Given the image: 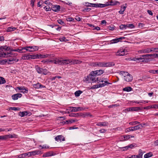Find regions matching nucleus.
I'll return each instance as SVG.
<instances>
[{
	"instance_id": "obj_50",
	"label": "nucleus",
	"mask_w": 158,
	"mask_h": 158,
	"mask_svg": "<svg viewBox=\"0 0 158 158\" xmlns=\"http://www.w3.org/2000/svg\"><path fill=\"white\" fill-rule=\"evenodd\" d=\"M66 122L68 123H71L73 122H75L76 121L75 120L73 119H71L68 120L66 121Z\"/></svg>"
},
{
	"instance_id": "obj_59",
	"label": "nucleus",
	"mask_w": 158,
	"mask_h": 158,
	"mask_svg": "<svg viewBox=\"0 0 158 158\" xmlns=\"http://www.w3.org/2000/svg\"><path fill=\"white\" fill-rule=\"evenodd\" d=\"M35 0H31V5L33 7L34 6V3L35 2Z\"/></svg>"
},
{
	"instance_id": "obj_17",
	"label": "nucleus",
	"mask_w": 158,
	"mask_h": 158,
	"mask_svg": "<svg viewBox=\"0 0 158 158\" xmlns=\"http://www.w3.org/2000/svg\"><path fill=\"white\" fill-rule=\"evenodd\" d=\"M125 37H121L119 38L114 39L110 40V43L111 44H114L117 43L120 41L121 40L125 39Z\"/></svg>"
},
{
	"instance_id": "obj_1",
	"label": "nucleus",
	"mask_w": 158,
	"mask_h": 158,
	"mask_svg": "<svg viewBox=\"0 0 158 158\" xmlns=\"http://www.w3.org/2000/svg\"><path fill=\"white\" fill-rule=\"evenodd\" d=\"M96 75H94L93 74L91 75V73L86 77H85L84 81L87 83L90 82H95L98 81V82H103V81L101 79H99L98 77H96Z\"/></svg>"
},
{
	"instance_id": "obj_21",
	"label": "nucleus",
	"mask_w": 158,
	"mask_h": 158,
	"mask_svg": "<svg viewBox=\"0 0 158 158\" xmlns=\"http://www.w3.org/2000/svg\"><path fill=\"white\" fill-rule=\"evenodd\" d=\"M25 50V47H21L12 50V51L14 52H18L19 53L25 52H26L23 51V50Z\"/></svg>"
},
{
	"instance_id": "obj_12",
	"label": "nucleus",
	"mask_w": 158,
	"mask_h": 158,
	"mask_svg": "<svg viewBox=\"0 0 158 158\" xmlns=\"http://www.w3.org/2000/svg\"><path fill=\"white\" fill-rule=\"evenodd\" d=\"M16 89L21 90L20 92L23 93H27L28 92V89L27 88L24 86L16 87Z\"/></svg>"
},
{
	"instance_id": "obj_56",
	"label": "nucleus",
	"mask_w": 158,
	"mask_h": 158,
	"mask_svg": "<svg viewBox=\"0 0 158 158\" xmlns=\"http://www.w3.org/2000/svg\"><path fill=\"white\" fill-rule=\"evenodd\" d=\"M17 156L18 158H25L23 153Z\"/></svg>"
},
{
	"instance_id": "obj_52",
	"label": "nucleus",
	"mask_w": 158,
	"mask_h": 158,
	"mask_svg": "<svg viewBox=\"0 0 158 158\" xmlns=\"http://www.w3.org/2000/svg\"><path fill=\"white\" fill-rule=\"evenodd\" d=\"M47 70L46 69H43L42 71V73L44 75H46L47 74Z\"/></svg>"
},
{
	"instance_id": "obj_41",
	"label": "nucleus",
	"mask_w": 158,
	"mask_h": 158,
	"mask_svg": "<svg viewBox=\"0 0 158 158\" xmlns=\"http://www.w3.org/2000/svg\"><path fill=\"white\" fill-rule=\"evenodd\" d=\"M29 55H25L23 56L22 59L23 60H29L30 59Z\"/></svg>"
},
{
	"instance_id": "obj_51",
	"label": "nucleus",
	"mask_w": 158,
	"mask_h": 158,
	"mask_svg": "<svg viewBox=\"0 0 158 158\" xmlns=\"http://www.w3.org/2000/svg\"><path fill=\"white\" fill-rule=\"evenodd\" d=\"M134 146V145L133 144H131L128 146H126V147L128 149L129 148H132Z\"/></svg>"
},
{
	"instance_id": "obj_3",
	"label": "nucleus",
	"mask_w": 158,
	"mask_h": 158,
	"mask_svg": "<svg viewBox=\"0 0 158 158\" xmlns=\"http://www.w3.org/2000/svg\"><path fill=\"white\" fill-rule=\"evenodd\" d=\"M114 65L112 62H97L95 63L94 66L100 67H110Z\"/></svg>"
},
{
	"instance_id": "obj_47",
	"label": "nucleus",
	"mask_w": 158,
	"mask_h": 158,
	"mask_svg": "<svg viewBox=\"0 0 158 158\" xmlns=\"http://www.w3.org/2000/svg\"><path fill=\"white\" fill-rule=\"evenodd\" d=\"M119 27H120V28L121 29H127L126 25H123V24L121 25Z\"/></svg>"
},
{
	"instance_id": "obj_55",
	"label": "nucleus",
	"mask_w": 158,
	"mask_h": 158,
	"mask_svg": "<svg viewBox=\"0 0 158 158\" xmlns=\"http://www.w3.org/2000/svg\"><path fill=\"white\" fill-rule=\"evenodd\" d=\"M65 3L67 5H68L69 6H71L72 3L71 2H69L68 0H66L65 2Z\"/></svg>"
},
{
	"instance_id": "obj_43",
	"label": "nucleus",
	"mask_w": 158,
	"mask_h": 158,
	"mask_svg": "<svg viewBox=\"0 0 158 158\" xmlns=\"http://www.w3.org/2000/svg\"><path fill=\"white\" fill-rule=\"evenodd\" d=\"M139 123L138 121H135L134 122H130L129 123V124L131 125H137V124H138Z\"/></svg>"
},
{
	"instance_id": "obj_35",
	"label": "nucleus",
	"mask_w": 158,
	"mask_h": 158,
	"mask_svg": "<svg viewBox=\"0 0 158 158\" xmlns=\"http://www.w3.org/2000/svg\"><path fill=\"white\" fill-rule=\"evenodd\" d=\"M152 152H150L147 153L144 155V158H148L152 156Z\"/></svg>"
},
{
	"instance_id": "obj_45",
	"label": "nucleus",
	"mask_w": 158,
	"mask_h": 158,
	"mask_svg": "<svg viewBox=\"0 0 158 158\" xmlns=\"http://www.w3.org/2000/svg\"><path fill=\"white\" fill-rule=\"evenodd\" d=\"M135 26L133 24H129L126 25V27L127 28H134Z\"/></svg>"
},
{
	"instance_id": "obj_14",
	"label": "nucleus",
	"mask_w": 158,
	"mask_h": 158,
	"mask_svg": "<svg viewBox=\"0 0 158 158\" xmlns=\"http://www.w3.org/2000/svg\"><path fill=\"white\" fill-rule=\"evenodd\" d=\"M60 6L58 5H52L51 7V10H52L54 11L57 12L60 10Z\"/></svg>"
},
{
	"instance_id": "obj_5",
	"label": "nucleus",
	"mask_w": 158,
	"mask_h": 158,
	"mask_svg": "<svg viewBox=\"0 0 158 158\" xmlns=\"http://www.w3.org/2000/svg\"><path fill=\"white\" fill-rule=\"evenodd\" d=\"M142 127V124H140L134 127H130L127 128L126 130L127 132H129L130 131H133L135 130H139Z\"/></svg>"
},
{
	"instance_id": "obj_22",
	"label": "nucleus",
	"mask_w": 158,
	"mask_h": 158,
	"mask_svg": "<svg viewBox=\"0 0 158 158\" xmlns=\"http://www.w3.org/2000/svg\"><path fill=\"white\" fill-rule=\"evenodd\" d=\"M33 86L35 89H39L40 88H44L45 87L44 86L42 85L40 83H37L36 84H34L32 85Z\"/></svg>"
},
{
	"instance_id": "obj_7",
	"label": "nucleus",
	"mask_w": 158,
	"mask_h": 158,
	"mask_svg": "<svg viewBox=\"0 0 158 158\" xmlns=\"http://www.w3.org/2000/svg\"><path fill=\"white\" fill-rule=\"evenodd\" d=\"M127 51L124 49L120 48L116 53V55L119 56H123L126 55L127 53Z\"/></svg>"
},
{
	"instance_id": "obj_23",
	"label": "nucleus",
	"mask_w": 158,
	"mask_h": 158,
	"mask_svg": "<svg viewBox=\"0 0 158 158\" xmlns=\"http://www.w3.org/2000/svg\"><path fill=\"white\" fill-rule=\"evenodd\" d=\"M53 62L55 64L62 65V59H56L53 60Z\"/></svg>"
},
{
	"instance_id": "obj_28",
	"label": "nucleus",
	"mask_w": 158,
	"mask_h": 158,
	"mask_svg": "<svg viewBox=\"0 0 158 158\" xmlns=\"http://www.w3.org/2000/svg\"><path fill=\"white\" fill-rule=\"evenodd\" d=\"M35 69L38 73L40 74L42 73L43 68H40L37 65L35 66Z\"/></svg>"
},
{
	"instance_id": "obj_61",
	"label": "nucleus",
	"mask_w": 158,
	"mask_h": 158,
	"mask_svg": "<svg viewBox=\"0 0 158 158\" xmlns=\"http://www.w3.org/2000/svg\"><path fill=\"white\" fill-rule=\"evenodd\" d=\"M66 38L65 37H62L59 38V40L60 41H64L65 40Z\"/></svg>"
},
{
	"instance_id": "obj_26",
	"label": "nucleus",
	"mask_w": 158,
	"mask_h": 158,
	"mask_svg": "<svg viewBox=\"0 0 158 158\" xmlns=\"http://www.w3.org/2000/svg\"><path fill=\"white\" fill-rule=\"evenodd\" d=\"M106 5H105V4L96 3H94V7H104L106 6Z\"/></svg>"
},
{
	"instance_id": "obj_60",
	"label": "nucleus",
	"mask_w": 158,
	"mask_h": 158,
	"mask_svg": "<svg viewBox=\"0 0 158 158\" xmlns=\"http://www.w3.org/2000/svg\"><path fill=\"white\" fill-rule=\"evenodd\" d=\"M30 59H36L35 57H36L35 55H29Z\"/></svg>"
},
{
	"instance_id": "obj_29",
	"label": "nucleus",
	"mask_w": 158,
	"mask_h": 158,
	"mask_svg": "<svg viewBox=\"0 0 158 158\" xmlns=\"http://www.w3.org/2000/svg\"><path fill=\"white\" fill-rule=\"evenodd\" d=\"M143 154L142 151L141 149H139V154L137 155H135L137 158H142L143 155Z\"/></svg>"
},
{
	"instance_id": "obj_31",
	"label": "nucleus",
	"mask_w": 158,
	"mask_h": 158,
	"mask_svg": "<svg viewBox=\"0 0 158 158\" xmlns=\"http://www.w3.org/2000/svg\"><path fill=\"white\" fill-rule=\"evenodd\" d=\"M28 114V113L27 111H23L20 112L19 115L21 117H23L27 116Z\"/></svg>"
},
{
	"instance_id": "obj_46",
	"label": "nucleus",
	"mask_w": 158,
	"mask_h": 158,
	"mask_svg": "<svg viewBox=\"0 0 158 158\" xmlns=\"http://www.w3.org/2000/svg\"><path fill=\"white\" fill-rule=\"evenodd\" d=\"M66 20L68 22H74V19L72 18H67L66 19Z\"/></svg>"
},
{
	"instance_id": "obj_20",
	"label": "nucleus",
	"mask_w": 158,
	"mask_h": 158,
	"mask_svg": "<svg viewBox=\"0 0 158 158\" xmlns=\"http://www.w3.org/2000/svg\"><path fill=\"white\" fill-rule=\"evenodd\" d=\"M73 109L71 111L74 112H76L83 110L84 109L83 107H72Z\"/></svg>"
},
{
	"instance_id": "obj_9",
	"label": "nucleus",
	"mask_w": 158,
	"mask_h": 158,
	"mask_svg": "<svg viewBox=\"0 0 158 158\" xmlns=\"http://www.w3.org/2000/svg\"><path fill=\"white\" fill-rule=\"evenodd\" d=\"M6 60V62L9 64H12L15 62H17L19 60L18 59L14 58H10Z\"/></svg>"
},
{
	"instance_id": "obj_37",
	"label": "nucleus",
	"mask_w": 158,
	"mask_h": 158,
	"mask_svg": "<svg viewBox=\"0 0 158 158\" xmlns=\"http://www.w3.org/2000/svg\"><path fill=\"white\" fill-rule=\"evenodd\" d=\"M83 92L80 90L77 91L75 92V96L78 97Z\"/></svg>"
},
{
	"instance_id": "obj_13",
	"label": "nucleus",
	"mask_w": 158,
	"mask_h": 158,
	"mask_svg": "<svg viewBox=\"0 0 158 158\" xmlns=\"http://www.w3.org/2000/svg\"><path fill=\"white\" fill-rule=\"evenodd\" d=\"M152 55L151 54H146L142 56H140L137 57V59H138V61H143L144 60L145 57L151 56Z\"/></svg>"
},
{
	"instance_id": "obj_30",
	"label": "nucleus",
	"mask_w": 158,
	"mask_h": 158,
	"mask_svg": "<svg viewBox=\"0 0 158 158\" xmlns=\"http://www.w3.org/2000/svg\"><path fill=\"white\" fill-rule=\"evenodd\" d=\"M40 151L39 150H35L31 152V156H35L36 155H38L40 153Z\"/></svg>"
},
{
	"instance_id": "obj_62",
	"label": "nucleus",
	"mask_w": 158,
	"mask_h": 158,
	"mask_svg": "<svg viewBox=\"0 0 158 158\" xmlns=\"http://www.w3.org/2000/svg\"><path fill=\"white\" fill-rule=\"evenodd\" d=\"M127 4H125V6H124L123 7H121V10H122L123 11H124L125 10L126 8L127 7L126 6Z\"/></svg>"
},
{
	"instance_id": "obj_39",
	"label": "nucleus",
	"mask_w": 158,
	"mask_h": 158,
	"mask_svg": "<svg viewBox=\"0 0 158 158\" xmlns=\"http://www.w3.org/2000/svg\"><path fill=\"white\" fill-rule=\"evenodd\" d=\"M5 83L6 81L5 79L2 77H0V84H4Z\"/></svg>"
},
{
	"instance_id": "obj_64",
	"label": "nucleus",
	"mask_w": 158,
	"mask_h": 158,
	"mask_svg": "<svg viewBox=\"0 0 158 158\" xmlns=\"http://www.w3.org/2000/svg\"><path fill=\"white\" fill-rule=\"evenodd\" d=\"M127 158H137V157L135 155H134L131 156H128L127 157Z\"/></svg>"
},
{
	"instance_id": "obj_6",
	"label": "nucleus",
	"mask_w": 158,
	"mask_h": 158,
	"mask_svg": "<svg viewBox=\"0 0 158 158\" xmlns=\"http://www.w3.org/2000/svg\"><path fill=\"white\" fill-rule=\"evenodd\" d=\"M44 3L47 6L44 7V9L46 11H50L51 10V7L52 4L48 0L45 1Z\"/></svg>"
},
{
	"instance_id": "obj_25",
	"label": "nucleus",
	"mask_w": 158,
	"mask_h": 158,
	"mask_svg": "<svg viewBox=\"0 0 158 158\" xmlns=\"http://www.w3.org/2000/svg\"><path fill=\"white\" fill-rule=\"evenodd\" d=\"M109 125V123L107 122H100L98 123L96 125L100 127H105Z\"/></svg>"
},
{
	"instance_id": "obj_53",
	"label": "nucleus",
	"mask_w": 158,
	"mask_h": 158,
	"mask_svg": "<svg viewBox=\"0 0 158 158\" xmlns=\"http://www.w3.org/2000/svg\"><path fill=\"white\" fill-rule=\"evenodd\" d=\"M23 154H24V156H25V158L27 156H31L30 152H28L27 153H23Z\"/></svg>"
},
{
	"instance_id": "obj_24",
	"label": "nucleus",
	"mask_w": 158,
	"mask_h": 158,
	"mask_svg": "<svg viewBox=\"0 0 158 158\" xmlns=\"http://www.w3.org/2000/svg\"><path fill=\"white\" fill-rule=\"evenodd\" d=\"M22 95L20 93H18L12 95V98L13 100H16L22 97Z\"/></svg>"
},
{
	"instance_id": "obj_38",
	"label": "nucleus",
	"mask_w": 158,
	"mask_h": 158,
	"mask_svg": "<svg viewBox=\"0 0 158 158\" xmlns=\"http://www.w3.org/2000/svg\"><path fill=\"white\" fill-rule=\"evenodd\" d=\"M53 154L51 152H49L44 154L43 156L44 157H48L52 156Z\"/></svg>"
},
{
	"instance_id": "obj_27",
	"label": "nucleus",
	"mask_w": 158,
	"mask_h": 158,
	"mask_svg": "<svg viewBox=\"0 0 158 158\" xmlns=\"http://www.w3.org/2000/svg\"><path fill=\"white\" fill-rule=\"evenodd\" d=\"M71 60H62V65L65 64H71Z\"/></svg>"
},
{
	"instance_id": "obj_19",
	"label": "nucleus",
	"mask_w": 158,
	"mask_h": 158,
	"mask_svg": "<svg viewBox=\"0 0 158 158\" xmlns=\"http://www.w3.org/2000/svg\"><path fill=\"white\" fill-rule=\"evenodd\" d=\"M105 83H99L98 85H96L92 86L91 88L92 89H97L99 87H102L106 85Z\"/></svg>"
},
{
	"instance_id": "obj_10",
	"label": "nucleus",
	"mask_w": 158,
	"mask_h": 158,
	"mask_svg": "<svg viewBox=\"0 0 158 158\" xmlns=\"http://www.w3.org/2000/svg\"><path fill=\"white\" fill-rule=\"evenodd\" d=\"M105 5H106V6L109 5H119L120 4V2L117 1L112 0L110 1V2H107Z\"/></svg>"
},
{
	"instance_id": "obj_2",
	"label": "nucleus",
	"mask_w": 158,
	"mask_h": 158,
	"mask_svg": "<svg viewBox=\"0 0 158 158\" xmlns=\"http://www.w3.org/2000/svg\"><path fill=\"white\" fill-rule=\"evenodd\" d=\"M151 52H155V53L152 54L153 55L151 57H158V48H147L142 49L138 51V52L140 53H148Z\"/></svg>"
},
{
	"instance_id": "obj_18",
	"label": "nucleus",
	"mask_w": 158,
	"mask_h": 158,
	"mask_svg": "<svg viewBox=\"0 0 158 158\" xmlns=\"http://www.w3.org/2000/svg\"><path fill=\"white\" fill-rule=\"evenodd\" d=\"M12 53L11 52L10 53H5L4 52H0V57H7L10 56V55H12Z\"/></svg>"
},
{
	"instance_id": "obj_48",
	"label": "nucleus",
	"mask_w": 158,
	"mask_h": 158,
	"mask_svg": "<svg viewBox=\"0 0 158 158\" xmlns=\"http://www.w3.org/2000/svg\"><path fill=\"white\" fill-rule=\"evenodd\" d=\"M2 140H5L9 138V135H2Z\"/></svg>"
},
{
	"instance_id": "obj_49",
	"label": "nucleus",
	"mask_w": 158,
	"mask_h": 158,
	"mask_svg": "<svg viewBox=\"0 0 158 158\" xmlns=\"http://www.w3.org/2000/svg\"><path fill=\"white\" fill-rule=\"evenodd\" d=\"M83 4L84 5L86 6L87 7H90V5L91 4V3L87 2H85Z\"/></svg>"
},
{
	"instance_id": "obj_32",
	"label": "nucleus",
	"mask_w": 158,
	"mask_h": 158,
	"mask_svg": "<svg viewBox=\"0 0 158 158\" xmlns=\"http://www.w3.org/2000/svg\"><path fill=\"white\" fill-rule=\"evenodd\" d=\"M80 61L77 60H71V64H80Z\"/></svg>"
},
{
	"instance_id": "obj_15",
	"label": "nucleus",
	"mask_w": 158,
	"mask_h": 158,
	"mask_svg": "<svg viewBox=\"0 0 158 158\" xmlns=\"http://www.w3.org/2000/svg\"><path fill=\"white\" fill-rule=\"evenodd\" d=\"M140 110V107H133L129 108H127L125 110L128 111H137Z\"/></svg>"
},
{
	"instance_id": "obj_33",
	"label": "nucleus",
	"mask_w": 158,
	"mask_h": 158,
	"mask_svg": "<svg viewBox=\"0 0 158 158\" xmlns=\"http://www.w3.org/2000/svg\"><path fill=\"white\" fill-rule=\"evenodd\" d=\"M36 59H39V58H44L45 57H46L47 56L45 55H41V54H36Z\"/></svg>"
},
{
	"instance_id": "obj_42",
	"label": "nucleus",
	"mask_w": 158,
	"mask_h": 158,
	"mask_svg": "<svg viewBox=\"0 0 158 158\" xmlns=\"http://www.w3.org/2000/svg\"><path fill=\"white\" fill-rule=\"evenodd\" d=\"M102 80L103 81V82H104L103 83H105L106 84V85H107L109 84H111V83L108 82V79L107 78H105L103 80Z\"/></svg>"
},
{
	"instance_id": "obj_8",
	"label": "nucleus",
	"mask_w": 158,
	"mask_h": 158,
	"mask_svg": "<svg viewBox=\"0 0 158 158\" xmlns=\"http://www.w3.org/2000/svg\"><path fill=\"white\" fill-rule=\"evenodd\" d=\"M39 49V47L36 46H27L25 47L26 51L29 52H33L38 50Z\"/></svg>"
},
{
	"instance_id": "obj_34",
	"label": "nucleus",
	"mask_w": 158,
	"mask_h": 158,
	"mask_svg": "<svg viewBox=\"0 0 158 158\" xmlns=\"http://www.w3.org/2000/svg\"><path fill=\"white\" fill-rule=\"evenodd\" d=\"M132 90V89L131 88V87H126L123 89V91H126V92H130Z\"/></svg>"
},
{
	"instance_id": "obj_44",
	"label": "nucleus",
	"mask_w": 158,
	"mask_h": 158,
	"mask_svg": "<svg viewBox=\"0 0 158 158\" xmlns=\"http://www.w3.org/2000/svg\"><path fill=\"white\" fill-rule=\"evenodd\" d=\"M90 26L91 27H94V28H93V30H97V31H98V30H100V28L99 27H94V26L91 25V24H90Z\"/></svg>"
},
{
	"instance_id": "obj_4",
	"label": "nucleus",
	"mask_w": 158,
	"mask_h": 158,
	"mask_svg": "<svg viewBox=\"0 0 158 158\" xmlns=\"http://www.w3.org/2000/svg\"><path fill=\"white\" fill-rule=\"evenodd\" d=\"M120 74L124 77V80L127 81H131L133 79L132 76L127 72L122 71L120 72Z\"/></svg>"
},
{
	"instance_id": "obj_63",
	"label": "nucleus",
	"mask_w": 158,
	"mask_h": 158,
	"mask_svg": "<svg viewBox=\"0 0 158 158\" xmlns=\"http://www.w3.org/2000/svg\"><path fill=\"white\" fill-rule=\"evenodd\" d=\"M99 132L101 133H103L105 132L106 131V130L105 129H103L99 130Z\"/></svg>"
},
{
	"instance_id": "obj_40",
	"label": "nucleus",
	"mask_w": 158,
	"mask_h": 158,
	"mask_svg": "<svg viewBox=\"0 0 158 158\" xmlns=\"http://www.w3.org/2000/svg\"><path fill=\"white\" fill-rule=\"evenodd\" d=\"M131 135H128L126 136H123L122 137V139H123V138H124L123 139V140H128L131 138Z\"/></svg>"
},
{
	"instance_id": "obj_58",
	"label": "nucleus",
	"mask_w": 158,
	"mask_h": 158,
	"mask_svg": "<svg viewBox=\"0 0 158 158\" xmlns=\"http://www.w3.org/2000/svg\"><path fill=\"white\" fill-rule=\"evenodd\" d=\"M57 22L60 24H63L64 23V22L61 19H59L57 20Z\"/></svg>"
},
{
	"instance_id": "obj_57",
	"label": "nucleus",
	"mask_w": 158,
	"mask_h": 158,
	"mask_svg": "<svg viewBox=\"0 0 158 158\" xmlns=\"http://www.w3.org/2000/svg\"><path fill=\"white\" fill-rule=\"evenodd\" d=\"M108 29L110 30L113 31L114 30V26H110L108 27Z\"/></svg>"
},
{
	"instance_id": "obj_36",
	"label": "nucleus",
	"mask_w": 158,
	"mask_h": 158,
	"mask_svg": "<svg viewBox=\"0 0 158 158\" xmlns=\"http://www.w3.org/2000/svg\"><path fill=\"white\" fill-rule=\"evenodd\" d=\"M16 29V28L15 27H10L7 28L6 31L7 32H9L15 31Z\"/></svg>"
},
{
	"instance_id": "obj_16",
	"label": "nucleus",
	"mask_w": 158,
	"mask_h": 158,
	"mask_svg": "<svg viewBox=\"0 0 158 158\" xmlns=\"http://www.w3.org/2000/svg\"><path fill=\"white\" fill-rule=\"evenodd\" d=\"M55 140L57 141V142H60L64 141L65 140V138L62 135H59L57 136L56 137H55Z\"/></svg>"
},
{
	"instance_id": "obj_54",
	"label": "nucleus",
	"mask_w": 158,
	"mask_h": 158,
	"mask_svg": "<svg viewBox=\"0 0 158 158\" xmlns=\"http://www.w3.org/2000/svg\"><path fill=\"white\" fill-rule=\"evenodd\" d=\"M57 27L55 25V26H52V27H55V29L57 31H60L61 29V27H57V28L56 27Z\"/></svg>"
},
{
	"instance_id": "obj_11",
	"label": "nucleus",
	"mask_w": 158,
	"mask_h": 158,
	"mask_svg": "<svg viewBox=\"0 0 158 158\" xmlns=\"http://www.w3.org/2000/svg\"><path fill=\"white\" fill-rule=\"evenodd\" d=\"M104 72V71L101 69H100L99 70H97L96 71H92L91 72V75H92V74L93 75H100L102 74Z\"/></svg>"
}]
</instances>
